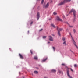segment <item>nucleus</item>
<instances>
[{
  "mask_svg": "<svg viewBox=\"0 0 78 78\" xmlns=\"http://www.w3.org/2000/svg\"><path fill=\"white\" fill-rule=\"evenodd\" d=\"M71 0H64L63 2H62L58 4L59 6H61V5H62L63 4H64L65 3H67L68 2H71Z\"/></svg>",
  "mask_w": 78,
  "mask_h": 78,
  "instance_id": "nucleus-1",
  "label": "nucleus"
},
{
  "mask_svg": "<svg viewBox=\"0 0 78 78\" xmlns=\"http://www.w3.org/2000/svg\"><path fill=\"white\" fill-rule=\"evenodd\" d=\"M72 12H73V15L74 17H76V11L73 9H72L69 12V14L72 13Z\"/></svg>",
  "mask_w": 78,
  "mask_h": 78,
  "instance_id": "nucleus-2",
  "label": "nucleus"
},
{
  "mask_svg": "<svg viewBox=\"0 0 78 78\" xmlns=\"http://www.w3.org/2000/svg\"><path fill=\"white\" fill-rule=\"evenodd\" d=\"M66 68L68 69V70H67V75L70 78H73L72 76H70V74L69 73V68L67 66H66Z\"/></svg>",
  "mask_w": 78,
  "mask_h": 78,
  "instance_id": "nucleus-3",
  "label": "nucleus"
},
{
  "mask_svg": "<svg viewBox=\"0 0 78 78\" xmlns=\"http://www.w3.org/2000/svg\"><path fill=\"white\" fill-rule=\"evenodd\" d=\"M70 36H71L72 40L73 41V42L74 45H76V42H75V40H74V39H73V38L72 37V35L70 33Z\"/></svg>",
  "mask_w": 78,
  "mask_h": 78,
  "instance_id": "nucleus-4",
  "label": "nucleus"
},
{
  "mask_svg": "<svg viewBox=\"0 0 78 78\" xmlns=\"http://www.w3.org/2000/svg\"><path fill=\"white\" fill-rule=\"evenodd\" d=\"M37 20H39V18L40 17V15L39 14V12H38L37 14Z\"/></svg>",
  "mask_w": 78,
  "mask_h": 78,
  "instance_id": "nucleus-5",
  "label": "nucleus"
},
{
  "mask_svg": "<svg viewBox=\"0 0 78 78\" xmlns=\"http://www.w3.org/2000/svg\"><path fill=\"white\" fill-rule=\"evenodd\" d=\"M57 29L58 31V33L59 36H61V34H60V31H59V29H58V27H57Z\"/></svg>",
  "mask_w": 78,
  "mask_h": 78,
  "instance_id": "nucleus-6",
  "label": "nucleus"
},
{
  "mask_svg": "<svg viewBox=\"0 0 78 78\" xmlns=\"http://www.w3.org/2000/svg\"><path fill=\"white\" fill-rule=\"evenodd\" d=\"M56 20H58L59 21H61V22L62 21V20L60 18H59V16H57L56 17Z\"/></svg>",
  "mask_w": 78,
  "mask_h": 78,
  "instance_id": "nucleus-7",
  "label": "nucleus"
},
{
  "mask_svg": "<svg viewBox=\"0 0 78 78\" xmlns=\"http://www.w3.org/2000/svg\"><path fill=\"white\" fill-rule=\"evenodd\" d=\"M48 37L50 41H53V37H52L51 36H48Z\"/></svg>",
  "mask_w": 78,
  "mask_h": 78,
  "instance_id": "nucleus-8",
  "label": "nucleus"
},
{
  "mask_svg": "<svg viewBox=\"0 0 78 78\" xmlns=\"http://www.w3.org/2000/svg\"><path fill=\"white\" fill-rule=\"evenodd\" d=\"M49 5H50V3L48 2L46 5L45 6L44 5V6L46 8H48L49 6Z\"/></svg>",
  "mask_w": 78,
  "mask_h": 78,
  "instance_id": "nucleus-9",
  "label": "nucleus"
},
{
  "mask_svg": "<svg viewBox=\"0 0 78 78\" xmlns=\"http://www.w3.org/2000/svg\"><path fill=\"white\" fill-rule=\"evenodd\" d=\"M19 56H20L21 59H23V56H22V54H19Z\"/></svg>",
  "mask_w": 78,
  "mask_h": 78,
  "instance_id": "nucleus-10",
  "label": "nucleus"
},
{
  "mask_svg": "<svg viewBox=\"0 0 78 78\" xmlns=\"http://www.w3.org/2000/svg\"><path fill=\"white\" fill-rule=\"evenodd\" d=\"M51 72H53V73H55L56 72V70L55 69H52L51 70Z\"/></svg>",
  "mask_w": 78,
  "mask_h": 78,
  "instance_id": "nucleus-11",
  "label": "nucleus"
},
{
  "mask_svg": "<svg viewBox=\"0 0 78 78\" xmlns=\"http://www.w3.org/2000/svg\"><path fill=\"white\" fill-rule=\"evenodd\" d=\"M34 58L35 60H37L38 59L37 57V56H34Z\"/></svg>",
  "mask_w": 78,
  "mask_h": 78,
  "instance_id": "nucleus-12",
  "label": "nucleus"
},
{
  "mask_svg": "<svg viewBox=\"0 0 78 78\" xmlns=\"http://www.w3.org/2000/svg\"><path fill=\"white\" fill-rule=\"evenodd\" d=\"M51 25L52 27H53V28H56V27L55 26V25H54L53 24H51Z\"/></svg>",
  "mask_w": 78,
  "mask_h": 78,
  "instance_id": "nucleus-13",
  "label": "nucleus"
},
{
  "mask_svg": "<svg viewBox=\"0 0 78 78\" xmlns=\"http://www.w3.org/2000/svg\"><path fill=\"white\" fill-rule=\"evenodd\" d=\"M58 29L60 31H60H62V30H63V29L61 28H59H59H58Z\"/></svg>",
  "mask_w": 78,
  "mask_h": 78,
  "instance_id": "nucleus-14",
  "label": "nucleus"
},
{
  "mask_svg": "<svg viewBox=\"0 0 78 78\" xmlns=\"http://www.w3.org/2000/svg\"><path fill=\"white\" fill-rule=\"evenodd\" d=\"M34 73H36V74H37V73H38V72L36 71H35L34 72Z\"/></svg>",
  "mask_w": 78,
  "mask_h": 78,
  "instance_id": "nucleus-15",
  "label": "nucleus"
},
{
  "mask_svg": "<svg viewBox=\"0 0 78 78\" xmlns=\"http://www.w3.org/2000/svg\"><path fill=\"white\" fill-rule=\"evenodd\" d=\"M47 58H46V59H44V60H42V62H45V61H46V60H47Z\"/></svg>",
  "mask_w": 78,
  "mask_h": 78,
  "instance_id": "nucleus-16",
  "label": "nucleus"
},
{
  "mask_svg": "<svg viewBox=\"0 0 78 78\" xmlns=\"http://www.w3.org/2000/svg\"><path fill=\"white\" fill-rule=\"evenodd\" d=\"M52 48L53 49V50L54 51H55V48L54 47H52Z\"/></svg>",
  "mask_w": 78,
  "mask_h": 78,
  "instance_id": "nucleus-17",
  "label": "nucleus"
},
{
  "mask_svg": "<svg viewBox=\"0 0 78 78\" xmlns=\"http://www.w3.org/2000/svg\"><path fill=\"white\" fill-rule=\"evenodd\" d=\"M74 67H76L78 66H77V64H75L74 65Z\"/></svg>",
  "mask_w": 78,
  "mask_h": 78,
  "instance_id": "nucleus-18",
  "label": "nucleus"
},
{
  "mask_svg": "<svg viewBox=\"0 0 78 78\" xmlns=\"http://www.w3.org/2000/svg\"><path fill=\"white\" fill-rule=\"evenodd\" d=\"M66 41H65L64 42H63V44L64 45H66Z\"/></svg>",
  "mask_w": 78,
  "mask_h": 78,
  "instance_id": "nucleus-19",
  "label": "nucleus"
},
{
  "mask_svg": "<svg viewBox=\"0 0 78 78\" xmlns=\"http://www.w3.org/2000/svg\"><path fill=\"white\" fill-rule=\"evenodd\" d=\"M44 2V0H42L41 2V4H43Z\"/></svg>",
  "mask_w": 78,
  "mask_h": 78,
  "instance_id": "nucleus-20",
  "label": "nucleus"
},
{
  "mask_svg": "<svg viewBox=\"0 0 78 78\" xmlns=\"http://www.w3.org/2000/svg\"><path fill=\"white\" fill-rule=\"evenodd\" d=\"M47 37V36H44L43 37V39H45V38H46Z\"/></svg>",
  "mask_w": 78,
  "mask_h": 78,
  "instance_id": "nucleus-21",
  "label": "nucleus"
},
{
  "mask_svg": "<svg viewBox=\"0 0 78 78\" xmlns=\"http://www.w3.org/2000/svg\"><path fill=\"white\" fill-rule=\"evenodd\" d=\"M75 46L76 48H77V49H78V46L76 45H75Z\"/></svg>",
  "mask_w": 78,
  "mask_h": 78,
  "instance_id": "nucleus-22",
  "label": "nucleus"
},
{
  "mask_svg": "<svg viewBox=\"0 0 78 78\" xmlns=\"http://www.w3.org/2000/svg\"><path fill=\"white\" fill-rule=\"evenodd\" d=\"M53 14H54V15H56L57 14V13L55 12H54L53 13Z\"/></svg>",
  "mask_w": 78,
  "mask_h": 78,
  "instance_id": "nucleus-23",
  "label": "nucleus"
},
{
  "mask_svg": "<svg viewBox=\"0 0 78 78\" xmlns=\"http://www.w3.org/2000/svg\"><path fill=\"white\" fill-rule=\"evenodd\" d=\"M30 52L31 54H33V51L31 50H30Z\"/></svg>",
  "mask_w": 78,
  "mask_h": 78,
  "instance_id": "nucleus-24",
  "label": "nucleus"
},
{
  "mask_svg": "<svg viewBox=\"0 0 78 78\" xmlns=\"http://www.w3.org/2000/svg\"><path fill=\"white\" fill-rule=\"evenodd\" d=\"M62 39L63 41H64L65 40H66V38L63 37Z\"/></svg>",
  "mask_w": 78,
  "mask_h": 78,
  "instance_id": "nucleus-25",
  "label": "nucleus"
},
{
  "mask_svg": "<svg viewBox=\"0 0 78 78\" xmlns=\"http://www.w3.org/2000/svg\"><path fill=\"white\" fill-rule=\"evenodd\" d=\"M73 31H74V33H76V30H75L74 29Z\"/></svg>",
  "mask_w": 78,
  "mask_h": 78,
  "instance_id": "nucleus-26",
  "label": "nucleus"
},
{
  "mask_svg": "<svg viewBox=\"0 0 78 78\" xmlns=\"http://www.w3.org/2000/svg\"><path fill=\"white\" fill-rule=\"evenodd\" d=\"M58 72L60 73H61V72L62 73V72H61L60 70H58Z\"/></svg>",
  "mask_w": 78,
  "mask_h": 78,
  "instance_id": "nucleus-27",
  "label": "nucleus"
},
{
  "mask_svg": "<svg viewBox=\"0 0 78 78\" xmlns=\"http://www.w3.org/2000/svg\"><path fill=\"white\" fill-rule=\"evenodd\" d=\"M70 69L71 71H72V72H73V69H72V68H70Z\"/></svg>",
  "mask_w": 78,
  "mask_h": 78,
  "instance_id": "nucleus-28",
  "label": "nucleus"
},
{
  "mask_svg": "<svg viewBox=\"0 0 78 78\" xmlns=\"http://www.w3.org/2000/svg\"><path fill=\"white\" fill-rule=\"evenodd\" d=\"M62 66H65V64L64 63H62Z\"/></svg>",
  "mask_w": 78,
  "mask_h": 78,
  "instance_id": "nucleus-29",
  "label": "nucleus"
},
{
  "mask_svg": "<svg viewBox=\"0 0 78 78\" xmlns=\"http://www.w3.org/2000/svg\"><path fill=\"white\" fill-rule=\"evenodd\" d=\"M70 27H71V28H72L73 27V26H69Z\"/></svg>",
  "mask_w": 78,
  "mask_h": 78,
  "instance_id": "nucleus-30",
  "label": "nucleus"
},
{
  "mask_svg": "<svg viewBox=\"0 0 78 78\" xmlns=\"http://www.w3.org/2000/svg\"><path fill=\"white\" fill-rule=\"evenodd\" d=\"M33 23V22H32L31 23H30V25H31V24H32Z\"/></svg>",
  "mask_w": 78,
  "mask_h": 78,
  "instance_id": "nucleus-31",
  "label": "nucleus"
},
{
  "mask_svg": "<svg viewBox=\"0 0 78 78\" xmlns=\"http://www.w3.org/2000/svg\"><path fill=\"white\" fill-rule=\"evenodd\" d=\"M40 31H42V29H41L40 30Z\"/></svg>",
  "mask_w": 78,
  "mask_h": 78,
  "instance_id": "nucleus-32",
  "label": "nucleus"
},
{
  "mask_svg": "<svg viewBox=\"0 0 78 78\" xmlns=\"http://www.w3.org/2000/svg\"><path fill=\"white\" fill-rule=\"evenodd\" d=\"M52 36H55V35H54V34H52Z\"/></svg>",
  "mask_w": 78,
  "mask_h": 78,
  "instance_id": "nucleus-33",
  "label": "nucleus"
},
{
  "mask_svg": "<svg viewBox=\"0 0 78 78\" xmlns=\"http://www.w3.org/2000/svg\"><path fill=\"white\" fill-rule=\"evenodd\" d=\"M48 44H50V42H48Z\"/></svg>",
  "mask_w": 78,
  "mask_h": 78,
  "instance_id": "nucleus-34",
  "label": "nucleus"
},
{
  "mask_svg": "<svg viewBox=\"0 0 78 78\" xmlns=\"http://www.w3.org/2000/svg\"><path fill=\"white\" fill-rule=\"evenodd\" d=\"M28 33H29V31H28Z\"/></svg>",
  "mask_w": 78,
  "mask_h": 78,
  "instance_id": "nucleus-35",
  "label": "nucleus"
}]
</instances>
